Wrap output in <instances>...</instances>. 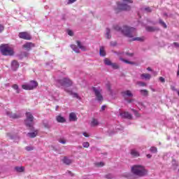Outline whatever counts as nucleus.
<instances>
[{"mask_svg":"<svg viewBox=\"0 0 179 179\" xmlns=\"http://www.w3.org/2000/svg\"><path fill=\"white\" fill-rule=\"evenodd\" d=\"M114 29L117 31H121L126 37L131 38V41H145V36L136 37V29L134 27L124 25L121 28L118 25H115Z\"/></svg>","mask_w":179,"mask_h":179,"instance_id":"f257e3e1","label":"nucleus"},{"mask_svg":"<svg viewBox=\"0 0 179 179\" xmlns=\"http://www.w3.org/2000/svg\"><path fill=\"white\" fill-rule=\"evenodd\" d=\"M131 173L138 177H143L148 174V171L142 165H134L131 166Z\"/></svg>","mask_w":179,"mask_h":179,"instance_id":"f03ea898","label":"nucleus"},{"mask_svg":"<svg viewBox=\"0 0 179 179\" xmlns=\"http://www.w3.org/2000/svg\"><path fill=\"white\" fill-rule=\"evenodd\" d=\"M117 7L115 9V13H120V12H122V10H131L130 6L127 3L117 2Z\"/></svg>","mask_w":179,"mask_h":179,"instance_id":"7ed1b4c3","label":"nucleus"},{"mask_svg":"<svg viewBox=\"0 0 179 179\" xmlns=\"http://www.w3.org/2000/svg\"><path fill=\"white\" fill-rule=\"evenodd\" d=\"M57 83H59L60 86H64V87H71L72 86V80L68 78H64L60 80H56Z\"/></svg>","mask_w":179,"mask_h":179,"instance_id":"20e7f679","label":"nucleus"},{"mask_svg":"<svg viewBox=\"0 0 179 179\" xmlns=\"http://www.w3.org/2000/svg\"><path fill=\"white\" fill-rule=\"evenodd\" d=\"M0 51L2 55L12 56L13 54H15L13 49L5 45L0 46Z\"/></svg>","mask_w":179,"mask_h":179,"instance_id":"39448f33","label":"nucleus"},{"mask_svg":"<svg viewBox=\"0 0 179 179\" xmlns=\"http://www.w3.org/2000/svg\"><path fill=\"white\" fill-rule=\"evenodd\" d=\"M26 117L27 118L24 121L25 125L31 128L33 127V120H34V117H33V115L30 112L26 113Z\"/></svg>","mask_w":179,"mask_h":179,"instance_id":"423d86ee","label":"nucleus"},{"mask_svg":"<svg viewBox=\"0 0 179 179\" xmlns=\"http://www.w3.org/2000/svg\"><path fill=\"white\" fill-rule=\"evenodd\" d=\"M38 84L36 81H31L29 83L24 84L22 85V89L24 90H33V89H36Z\"/></svg>","mask_w":179,"mask_h":179,"instance_id":"0eeeda50","label":"nucleus"},{"mask_svg":"<svg viewBox=\"0 0 179 179\" xmlns=\"http://www.w3.org/2000/svg\"><path fill=\"white\" fill-rule=\"evenodd\" d=\"M92 90L94 92L97 101H103V95H101V90L97 87H93Z\"/></svg>","mask_w":179,"mask_h":179,"instance_id":"6e6552de","label":"nucleus"},{"mask_svg":"<svg viewBox=\"0 0 179 179\" xmlns=\"http://www.w3.org/2000/svg\"><path fill=\"white\" fill-rule=\"evenodd\" d=\"M18 37L22 38V40H30L31 38V35L27 31H23L18 34Z\"/></svg>","mask_w":179,"mask_h":179,"instance_id":"1a4fd4ad","label":"nucleus"},{"mask_svg":"<svg viewBox=\"0 0 179 179\" xmlns=\"http://www.w3.org/2000/svg\"><path fill=\"white\" fill-rule=\"evenodd\" d=\"M71 48L74 52L79 53L81 51H86V47L85 45H71Z\"/></svg>","mask_w":179,"mask_h":179,"instance_id":"9d476101","label":"nucleus"},{"mask_svg":"<svg viewBox=\"0 0 179 179\" xmlns=\"http://www.w3.org/2000/svg\"><path fill=\"white\" fill-rule=\"evenodd\" d=\"M65 92H67L69 94H70L71 96H73L74 99H78V100H80V96H79V94H78V93L73 92H72V90H69L66 88L65 89Z\"/></svg>","mask_w":179,"mask_h":179,"instance_id":"9b49d317","label":"nucleus"},{"mask_svg":"<svg viewBox=\"0 0 179 179\" xmlns=\"http://www.w3.org/2000/svg\"><path fill=\"white\" fill-rule=\"evenodd\" d=\"M122 96H123L124 97V99H125L126 97H133L134 96V94H132L131 90H127L123 91L122 92Z\"/></svg>","mask_w":179,"mask_h":179,"instance_id":"f8f14e48","label":"nucleus"},{"mask_svg":"<svg viewBox=\"0 0 179 179\" xmlns=\"http://www.w3.org/2000/svg\"><path fill=\"white\" fill-rule=\"evenodd\" d=\"M120 115L122 117V118H127V120L132 119V115L128 112L120 113Z\"/></svg>","mask_w":179,"mask_h":179,"instance_id":"ddd939ff","label":"nucleus"},{"mask_svg":"<svg viewBox=\"0 0 179 179\" xmlns=\"http://www.w3.org/2000/svg\"><path fill=\"white\" fill-rule=\"evenodd\" d=\"M19 68V62L16 60H13L11 62V69L13 71H17V69Z\"/></svg>","mask_w":179,"mask_h":179,"instance_id":"4468645a","label":"nucleus"},{"mask_svg":"<svg viewBox=\"0 0 179 179\" xmlns=\"http://www.w3.org/2000/svg\"><path fill=\"white\" fill-rule=\"evenodd\" d=\"M152 76L149 73H143L141 75V79L143 80H150Z\"/></svg>","mask_w":179,"mask_h":179,"instance_id":"2eb2a0df","label":"nucleus"},{"mask_svg":"<svg viewBox=\"0 0 179 179\" xmlns=\"http://www.w3.org/2000/svg\"><path fill=\"white\" fill-rule=\"evenodd\" d=\"M6 115H8V117H10V118H13V120H15L16 118H19V115L17 114L12 113V112H10V111H7Z\"/></svg>","mask_w":179,"mask_h":179,"instance_id":"dca6fc26","label":"nucleus"},{"mask_svg":"<svg viewBox=\"0 0 179 179\" xmlns=\"http://www.w3.org/2000/svg\"><path fill=\"white\" fill-rule=\"evenodd\" d=\"M70 121H76L78 117H76V114L75 113H71L69 116Z\"/></svg>","mask_w":179,"mask_h":179,"instance_id":"f3484780","label":"nucleus"},{"mask_svg":"<svg viewBox=\"0 0 179 179\" xmlns=\"http://www.w3.org/2000/svg\"><path fill=\"white\" fill-rule=\"evenodd\" d=\"M106 88L108 89V91L109 92L110 96H114V92H113V90H111V84L110 83H107L106 84Z\"/></svg>","mask_w":179,"mask_h":179,"instance_id":"a211bd4d","label":"nucleus"},{"mask_svg":"<svg viewBox=\"0 0 179 179\" xmlns=\"http://www.w3.org/2000/svg\"><path fill=\"white\" fill-rule=\"evenodd\" d=\"M56 120H57V122H61V123L66 122V120H65V117H64L61 115L57 116Z\"/></svg>","mask_w":179,"mask_h":179,"instance_id":"6ab92c4d","label":"nucleus"},{"mask_svg":"<svg viewBox=\"0 0 179 179\" xmlns=\"http://www.w3.org/2000/svg\"><path fill=\"white\" fill-rule=\"evenodd\" d=\"M120 60L122 61V62H124V64H128L129 65H135V62H129L127 59H125L122 57H120Z\"/></svg>","mask_w":179,"mask_h":179,"instance_id":"aec40b11","label":"nucleus"},{"mask_svg":"<svg viewBox=\"0 0 179 179\" xmlns=\"http://www.w3.org/2000/svg\"><path fill=\"white\" fill-rule=\"evenodd\" d=\"M131 155L134 157H139L140 156L139 152H138L136 150H131Z\"/></svg>","mask_w":179,"mask_h":179,"instance_id":"412c9836","label":"nucleus"},{"mask_svg":"<svg viewBox=\"0 0 179 179\" xmlns=\"http://www.w3.org/2000/svg\"><path fill=\"white\" fill-rule=\"evenodd\" d=\"M63 163H64V164L69 165L72 163V159H69L68 157H64L63 159Z\"/></svg>","mask_w":179,"mask_h":179,"instance_id":"4be33fe9","label":"nucleus"},{"mask_svg":"<svg viewBox=\"0 0 179 179\" xmlns=\"http://www.w3.org/2000/svg\"><path fill=\"white\" fill-rule=\"evenodd\" d=\"M99 55L101 57H106V50H104V46H101L99 49Z\"/></svg>","mask_w":179,"mask_h":179,"instance_id":"5701e85b","label":"nucleus"},{"mask_svg":"<svg viewBox=\"0 0 179 179\" xmlns=\"http://www.w3.org/2000/svg\"><path fill=\"white\" fill-rule=\"evenodd\" d=\"M99 124L100 122H99V120L94 118L91 122V127H97V125H99Z\"/></svg>","mask_w":179,"mask_h":179,"instance_id":"b1692460","label":"nucleus"},{"mask_svg":"<svg viewBox=\"0 0 179 179\" xmlns=\"http://www.w3.org/2000/svg\"><path fill=\"white\" fill-rule=\"evenodd\" d=\"M140 93L141 96H143L144 97H148V95L149 94V92L146 90H141Z\"/></svg>","mask_w":179,"mask_h":179,"instance_id":"393cba45","label":"nucleus"},{"mask_svg":"<svg viewBox=\"0 0 179 179\" xmlns=\"http://www.w3.org/2000/svg\"><path fill=\"white\" fill-rule=\"evenodd\" d=\"M145 30L147 31H150V32L156 31V27L148 26V27H145Z\"/></svg>","mask_w":179,"mask_h":179,"instance_id":"a878e982","label":"nucleus"},{"mask_svg":"<svg viewBox=\"0 0 179 179\" xmlns=\"http://www.w3.org/2000/svg\"><path fill=\"white\" fill-rule=\"evenodd\" d=\"M103 62L105 64V65H107L108 66H111L113 62H111V60L108 59V58H105L103 60Z\"/></svg>","mask_w":179,"mask_h":179,"instance_id":"bb28decb","label":"nucleus"},{"mask_svg":"<svg viewBox=\"0 0 179 179\" xmlns=\"http://www.w3.org/2000/svg\"><path fill=\"white\" fill-rule=\"evenodd\" d=\"M27 136H29V138H36L37 136V131L27 133Z\"/></svg>","mask_w":179,"mask_h":179,"instance_id":"cd10ccee","label":"nucleus"},{"mask_svg":"<svg viewBox=\"0 0 179 179\" xmlns=\"http://www.w3.org/2000/svg\"><path fill=\"white\" fill-rule=\"evenodd\" d=\"M15 170L17 171V173H23L24 171V167L23 166H16Z\"/></svg>","mask_w":179,"mask_h":179,"instance_id":"c85d7f7f","label":"nucleus"},{"mask_svg":"<svg viewBox=\"0 0 179 179\" xmlns=\"http://www.w3.org/2000/svg\"><path fill=\"white\" fill-rule=\"evenodd\" d=\"M159 23L162 27H164V29H167V24H166V22H164V21H163L162 20H159Z\"/></svg>","mask_w":179,"mask_h":179,"instance_id":"c756f323","label":"nucleus"},{"mask_svg":"<svg viewBox=\"0 0 179 179\" xmlns=\"http://www.w3.org/2000/svg\"><path fill=\"white\" fill-rule=\"evenodd\" d=\"M13 89H14V90L17 91V93H20V90H19V85L14 84L12 86Z\"/></svg>","mask_w":179,"mask_h":179,"instance_id":"7c9ffc66","label":"nucleus"},{"mask_svg":"<svg viewBox=\"0 0 179 179\" xmlns=\"http://www.w3.org/2000/svg\"><path fill=\"white\" fill-rule=\"evenodd\" d=\"M106 38H111V35L110 34V29L107 28L106 29Z\"/></svg>","mask_w":179,"mask_h":179,"instance_id":"2f4dec72","label":"nucleus"},{"mask_svg":"<svg viewBox=\"0 0 179 179\" xmlns=\"http://www.w3.org/2000/svg\"><path fill=\"white\" fill-rule=\"evenodd\" d=\"M110 66H112V68L113 69H118V68H120V66H118L117 64L116 63H112V64L110 65Z\"/></svg>","mask_w":179,"mask_h":179,"instance_id":"473e14b6","label":"nucleus"},{"mask_svg":"<svg viewBox=\"0 0 179 179\" xmlns=\"http://www.w3.org/2000/svg\"><path fill=\"white\" fill-rule=\"evenodd\" d=\"M150 152H151V153H156V152H157V148H156V147H151Z\"/></svg>","mask_w":179,"mask_h":179,"instance_id":"72a5a7b5","label":"nucleus"},{"mask_svg":"<svg viewBox=\"0 0 179 179\" xmlns=\"http://www.w3.org/2000/svg\"><path fill=\"white\" fill-rule=\"evenodd\" d=\"M144 11H145L146 13H150V12H152V8L146 7L144 8Z\"/></svg>","mask_w":179,"mask_h":179,"instance_id":"f704fd0d","label":"nucleus"},{"mask_svg":"<svg viewBox=\"0 0 179 179\" xmlns=\"http://www.w3.org/2000/svg\"><path fill=\"white\" fill-rule=\"evenodd\" d=\"M95 165L97 167H103V166H104V162H96Z\"/></svg>","mask_w":179,"mask_h":179,"instance_id":"c9c22d12","label":"nucleus"},{"mask_svg":"<svg viewBox=\"0 0 179 179\" xmlns=\"http://www.w3.org/2000/svg\"><path fill=\"white\" fill-rule=\"evenodd\" d=\"M83 146L85 148H87L90 146V144L89 143V142H84L83 143Z\"/></svg>","mask_w":179,"mask_h":179,"instance_id":"e433bc0d","label":"nucleus"},{"mask_svg":"<svg viewBox=\"0 0 179 179\" xmlns=\"http://www.w3.org/2000/svg\"><path fill=\"white\" fill-rule=\"evenodd\" d=\"M138 86H141L142 87H145V86H146L145 83L141 82V81L138 83Z\"/></svg>","mask_w":179,"mask_h":179,"instance_id":"4c0bfd02","label":"nucleus"},{"mask_svg":"<svg viewBox=\"0 0 179 179\" xmlns=\"http://www.w3.org/2000/svg\"><path fill=\"white\" fill-rule=\"evenodd\" d=\"M124 3H133L134 1L132 0H122Z\"/></svg>","mask_w":179,"mask_h":179,"instance_id":"58836bf2","label":"nucleus"},{"mask_svg":"<svg viewBox=\"0 0 179 179\" xmlns=\"http://www.w3.org/2000/svg\"><path fill=\"white\" fill-rule=\"evenodd\" d=\"M43 125L45 127V128H47L48 129H50V128H51V126H50V124L48 123H43Z\"/></svg>","mask_w":179,"mask_h":179,"instance_id":"ea45409f","label":"nucleus"},{"mask_svg":"<svg viewBox=\"0 0 179 179\" xmlns=\"http://www.w3.org/2000/svg\"><path fill=\"white\" fill-rule=\"evenodd\" d=\"M125 55H127L128 57H134V52H125Z\"/></svg>","mask_w":179,"mask_h":179,"instance_id":"a19ab883","label":"nucleus"},{"mask_svg":"<svg viewBox=\"0 0 179 179\" xmlns=\"http://www.w3.org/2000/svg\"><path fill=\"white\" fill-rule=\"evenodd\" d=\"M108 134L109 136H111L114 135V134H115V131H111V130H109V131H108Z\"/></svg>","mask_w":179,"mask_h":179,"instance_id":"79ce46f5","label":"nucleus"},{"mask_svg":"<svg viewBox=\"0 0 179 179\" xmlns=\"http://www.w3.org/2000/svg\"><path fill=\"white\" fill-rule=\"evenodd\" d=\"M26 150H27L28 152H30L31 150H33V147L31 146H27L26 147Z\"/></svg>","mask_w":179,"mask_h":179,"instance_id":"37998d69","label":"nucleus"},{"mask_svg":"<svg viewBox=\"0 0 179 179\" xmlns=\"http://www.w3.org/2000/svg\"><path fill=\"white\" fill-rule=\"evenodd\" d=\"M67 33L69 34V36H73V31H72V30H67Z\"/></svg>","mask_w":179,"mask_h":179,"instance_id":"c03bdc74","label":"nucleus"},{"mask_svg":"<svg viewBox=\"0 0 179 179\" xmlns=\"http://www.w3.org/2000/svg\"><path fill=\"white\" fill-rule=\"evenodd\" d=\"M159 80L161 81L162 83H164V82H166V80L163 77H159Z\"/></svg>","mask_w":179,"mask_h":179,"instance_id":"a18cd8bd","label":"nucleus"},{"mask_svg":"<svg viewBox=\"0 0 179 179\" xmlns=\"http://www.w3.org/2000/svg\"><path fill=\"white\" fill-rule=\"evenodd\" d=\"M3 30H5V27L0 24V33H2Z\"/></svg>","mask_w":179,"mask_h":179,"instance_id":"49530a36","label":"nucleus"},{"mask_svg":"<svg viewBox=\"0 0 179 179\" xmlns=\"http://www.w3.org/2000/svg\"><path fill=\"white\" fill-rule=\"evenodd\" d=\"M133 111H134V115H136V117H141V115H139L136 110H133Z\"/></svg>","mask_w":179,"mask_h":179,"instance_id":"de8ad7c7","label":"nucleus"},{"mask_svg":"<svg viewBox=\"0 0 179 179\" xmlns=\"http://www.w3.org/2000/svg\"><path fill=\"white\" fill-rule=\"evenodd\" d=\"M122 129H124V127H120H120H117L116 128V132H118V131H122Z\"/></svg>","mask_w":179,"mask_h":179,"instance_id":"09e8293b","label":"nucleus"},{"mask_svg":"<svg viewBox=\"0 0 179 179\" xmlns=\"http://www.w3.org/2000/svg\"><path fill=\"white\" fill-rule=\"evenodd\" d=\"M23 48L25 50H29V49L31 48V46H30V45H24Z\"/></svg>","mask_w":179,"mask_h":179,"instance_id":"8fccbe9b","label":"nucleus"},{"mask_svg":"<svg viewBox=\"0 0 179 179\" xmlns=\"http://www.w3.org/2000/svg\"><path fill=\"white\" fill-rule=\"evenodd\" d=\"M59 142L60 143H62V145H65V143H66V141L65 140H59Z\"/></svg>","mask_w":179,"mask_h":179,"instance_id":"3c124183","label":"nucleus"},{"mask_svg":"<svg viewBox=\"0 0 179 179\" xmlns=\"http://www.w3.org/2000/svg\"><path fill=\"white\" fill-rule=\"evenodd\" d=\"M73 2H76V0H69L68 4L73 3Z\"/></svg>","mask_w":179,"mask_h":179,"instance_id":"603ef678","label":"nucleus"},{"mask_svg":"<svg viewBox=\"0 0 179 179\" xmlns=\"http://www.w3.org/2000/svg\"><path fill=\"white\" fill-rule=\"evenodd\" d=\"M106 107L107 106H106V105L102 106L101 108V111H104V110H106Z\"/></svg>","mask_w":179,"mask_h":179,"instance_id":"864d4df0","label":"nucleus"},{"mask_svg":"<svg viewBox=\"0 0 179 179\" xmlns=\"http://www.w3.org/2000/svg\"><path fill=\"white\" fill-rule=\"evenodd\" d=\"M83 136H85V138H89V134H87V133H86V132H84V133L83 134Z\"/></svg>","mask_w":179,"mask_h":179,"instance_id":"5fc2aeb1","label":"nucleus"},{"mask_svg":"<svg viewBox=\"0 0 179 179\" xmlns=\"http://www.w3.org/2000/svg\"><path fill=\"white\" fill-rule=\"evenodd\" d=\"M47 66H50V69L52 68V64L51 63H46Z\"/></svg>","mask_w":179,"mask_h":179,"instance_id":"6e6d98bb","label":"nucleus"},{"mask_svg":"<svg viewBox=\"0 0 179 179\" xmlns=\"http://www.w3.org/2000/svg\"><path fill=\"white\" fill-rule=\"evenodd\" d=\"M76 44L77 45H81L80 41H77Z\"/></svg>","mask_w":179,"mask_h":179,"instance_id":"4d7b16f0","label":"nucleus"},{"mask_svg":"<svg viewBox=\"0 0 179 179\" xmlns=\"http://www.w3.org/2000/svg\"><path fill=\"white\" fill-rule=\"evenodd\" d=\"M68 174H69V176H71V177H73V173L69 171H68Z\"/></svg>","mask_w":179,"mask_h":179,"instance_id":"13d9d810","label":"nucleus"},{"mask_svg":"<svg viewBox=\"0 0 179 179\" xmlns=\"http://www.w3.org/2000/svg\"><path fill=\"white\" fill-rule=\"evenodd\" d=\"M147 157H148V159H150V157H152V155L148 154Z\"/></svg>","mask_w":179,"mask_h":179,"instance_id":"bf43d9fd","label":"nucleus"},{"mask_svg":"<svg viewBox=\"0 0 179 179\" xmlns=\"http://www.w3.org/2000/svg\"><path fill=\"white\" fill-rule=\"evenodd\" d=\"M177 76H179V64H178V66Z\"/></svg>","mask_w":179,"mask_h":179,"instance_id":"052dcab7","label":"nucleus"},{"mask_svg":"<svg viewBox=\"0 0 179 179\" xmlns=\"http://www.w3.org/2000/svg\"><path fill=\"white\" fill-rule=\"evenodd\" d=\"M127 101L129 103H132V99H127Z\"/></svg>","mask_w":179,"mask_h":179,"instance_id":"680f3d73","label":"nucleus"},{"mask_svg":"<svg viewBox=\"0 0 179 179\" xmlns=\"http://www.w3.org/2000/svg\"><path fill=\"white\" fill-rule=\"evenodd\" d=\"M147 71H152V69H150V67H148V68H147Z\"/></svg>","mask_w":179,"mask_h":179,"instance_id":"e2e57ef3","label":"nucleus"},{"mask_svg":"<svg viewBox=\"0 0 179 179\" xmlns=\"http://www.w3.org/2000/svg\"><path fill=\"white\" fill-rule=\"evenodd\" d=\"M1 45H8V44H1Z\"/></svg>","mask_w":179,"mask_h":179,"instance_id":"0e129e2a","label":"nucleus"},{"mask_svg":"<svg viewBox=\"0 0 179 179\" xmlns=\"http://www.w3.org/2000/svg\"><path fill=\"white\" fill-rule=\"evenodd\" d=\"M174 44H175L176 45H178V44L177 43H174Z\"/></svg>","mask_w":179,"mask_h":179,"instance_id":"69168bd1","label":"nucleus"},{"mask_svg":"<svg viewBox=\"0 0 179 179\" xmlns=\"http://www.w3.org/2000/svg\"><path fill=\"white\" fill-rule=\"evenodd\" d=\"M29 45H33V43H29Z\"/></svg>","mask_w":179,"mask_h":179,"instance_id":"338daca9","label":"nucleus"},{"mask_svg":"<svg viewBox=\"0 0 179 179\" xmlns=\"http://www.w3.org/2000/svg\"><path fill=\"white\" fill-rule=\"evenodd\" d=\"M80 148L82 149V146H80Z\"/></svg>","mask_w":179,"mask_h":179,"instance_id":"774afa93","label":"nucleus"}]
</instances>
